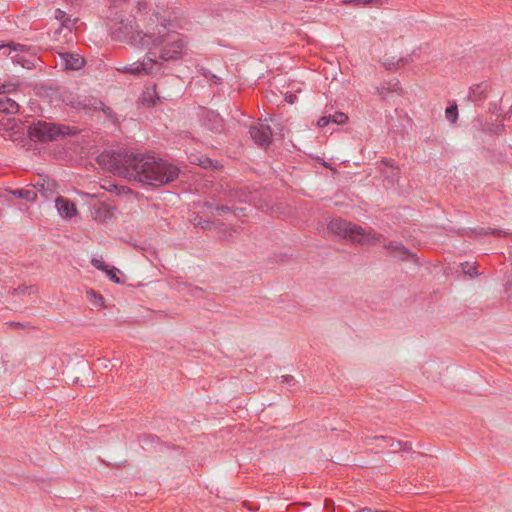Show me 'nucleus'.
I'll return each mask as SVG.
<instances>
[{
  "instance_id": "obj_3",
  "label": "nucleus",
  "mask_w": 512,
  "mask_h": 512,
  "mask_svg": "<svg viewBox=\"0 0 512 512\" xmlns=\"http://www.w3.org/2000/svg\"><path fill=\"white\" fill-rule=\"evenodd\" d=\"M134 23L135 19L131 17L126 20H121L117 27L111 32L112 39L116 41L132 40L143 47H150L161 45L164 41L166 31L168 32L166 25L157 24L156 32L142 33L139 31L135 35Z\"/></svg>"
},
{
  "instance_id": "obj_8",
  "label": "nucleus",
  "mask_w": 512,
  "mask_h": 512,
  "mask_svg": "<svg viewBox=\"0 0 512 512\" xmlns=\"http://www.w3.org/2000/svg\"><path fill=\"white\" fill-rule=\"evenodd\" d=\"M200 122L204 128L213 133H220L224 129V121L222 117L213 110L202 108Z\"/></svg>"
},
{
  "instance_id": "obj_38",
  "label": "nucleus",
  "mask_w": 512,
  "mask_h": 512,
  "mask_svg": "<svg viewBox=\"0 0 512 512\" xmlns=\"http://www.w3.org/2000/svg\"><path fill=\"white\" fill-rule=\"evenodd\" d=\"M400 451L410 452L412 451V444L411 442H402L401 441V448Z\"/></svg>"
},
{
  "instance_id": "obj_35",
  "label": "nucleus",
  "mask_w": 512,
  "mask_h": 512,
  "mask_svg": "<svg viewBox=\"0 0 512 512\" xmlns=\"http://www.w3.org/2000/svg\"><path fill=\"white\" fill-rule=\"evenodd\" d=\"M15 89V86L12 84H1L0 85V94L10 93Z\"/></svg>"
},
{
  "instance_id": "obj_13",
  "label": "nucleus",
  "mask_w": 512,
  "mask_h": 512,
  "mask_svg": "<svg viewBox=\"0 0 512 512\" xmlns=\"http://www.w3.org/2000/svg\"><path fill=\"white\" fill-rule=\"evenodd\" d=\"M489 85L487 82H481L470 87L468 98L470 101L477 103L483 101L487 97Z\"/></svg>"
},
{
  "instance_id": "obj_27",
  "label": "nucleus",
  "mask_w": 512,
  "mask_h": 512,
  "mask_svg": "<svg viewBox=\"0 0 512 512\" xmlns=\"http://www.w3.org/2000/svg\"><path fill=\"white\" fill-rule=\"evenodd\" d=\"M280 379H281L280 382L282 384H286L289 387H295L296 386L297 381H296V379L292 375H282L280 377Z\"/></svg>"
},
{
  "instance_id": "obj_22",
  "label": "nucleus",
  "mask_w": 512,
  "mask_h": 512,
  "mask_svg": "<svg viewBox=\"0 0 512 512\" xmlns=\"http://www.w3.org/2000/svg\"><path fill=\"white\" fill-rule=\"evenodd\" d=\"M100 111L103 112L106 119L109 120L112 124H118L119 119L118 115L114 112V110L104 104L103 108H100Z\"/></svg>"
},
{
  "instance_id": "obj_39",
  "label": "nucleus",
  "mask_w": 512,
  "mask_h": 512,
  "mask_svg": "<svg viewBox=\"0 0 512 512\" xmlns=\"http://www.w3.org/2000/svg\"><path fill=\"white\" fill-rule=\"evenodd\" d=\"M27 290V287H18L13 290V294L19 295L25 293Z\"/></svg>"
},
{
  "instance_id": "obj_40",
  "label": "nucleus",
  "mask_w": 512,
  "mask_h": 512,
  "mask_svg": "<svg viewBox=\"0 0 512 512\" xmlns=\"http://www.w3.org/2000/svg\"><path fill=\"white\" fill-rule=\"evenodd\" d=\"M217 204H214L213 202H210V201H206L204 202L203 206L207 209H211V210H215V206Z\"/></svg>"
},
{
  "instance_id": "obj_24",
  "label": "nucleus",
  "mask_w": 512,
  "mask_h": 512,
  "mask_svg": "<svg viewBox=\"0 0 512 512\" xmlns=\"http://www.w3.org/2000/svg\"><path fill=\"white\" fill-rule=\"evenodd\" d=\"M199 72L202 76H204L206 79L214 82L215 84H220L221 83V78L218 77L217 75L213 74L209 69L207 68H204V67H201L199 69Z\"/></svg>"
},
{
  "instance_id": "obj_30",
  "label": "nucleus",
  "mask_w": 512,
  "mask_h": 512,
  "mask_svg": "<svg viewBox=\"0 0 512 512\" xmlns=\"http://www.w3.org/2000/svg\"><path fill=\"white\" fill-rule=\"evenodd\" d=\"M164 84L165 82L163 80H159L157 83H155L154 85V92L156 94V97L158 99H160L161 97L163 98H166L165 96H161V93L163 92V87H164Z\"/></svg>"
},
{
  "instance_id": "obj_18",
  "label": "nucleus",
  "mask_w": 512,
  "mask_h": 512,
  "mask_svg": "<svg viewBox=\"0 0 512 512\" xmlns=\"http://www.w3.org/2000/svg\"><path fill=\"white\" fill-rule=\"evenodd\" d=\"M11 194L16 198L23 199L28 202H33L37 199V193L33 189H14L11 191Z\"/></svg>"
},
{
  "instance_id": "obj_9",
  "label": "nucleus",
  "mask_w": 512,
  "mask_h": 512,
  "mask_svg": "<svg viewBox=\"0 0 512 512\" xmlns=\"http://www.w3.org/2000/svg\"><path fill=\"white\" fill-rule=\"evenodd\" d=\"M383 247L389 250L390 255L394 258H397L401 261H412L417 263V258L415 255L400 242L390 241L388 243H384Z\"/></svg>"
},
{
  "instance_id": "obj_26",
  "label": "nucleus",
  "mask_w": 512,
  "mask_h": 512,
  "mask_svg": "<svg viewBox=\"0 0 512 512\" xmlns=\"http://www.w3.org/2000/svg\"><path fill=\"white\" fill-rule=\"evenodd\" d=\"M91 263H92V265L95 268H97V269H99V270H101V271H103L105 273H107V271L111 267V266H109L108 264L104 263L102 260H99V259H92Z\"/></svg>"
},
{
  "instance_id": "obj_20",
  "label": "nucleus",
  "mask_w": 512,
  "mask_h": 512,
  "mask_svg": "<svg viewBox=\"0 0 512 512\" xmlns=\"http://www.w3.org/2000/svg\"><path fill=\"white\" fill-rule=\"evenodd\" d=\"M376 440H382V441H385L388 443V447L392 449V452L396 453V452H400V448H401V441L400 440H394L388 436H376L375 437Z\"/></svg>"
},
{
  "instance_id": "obj_1",
  "label": "nucleus",
  "mask_w": 512,
  "mask_h": 512,
  "mask_svg": "<svg viewBox=\"0 0 512 512\" xmlns=\"http://www.w3.org/2000/svg\"><path fill=\"white\" fill-rule=\"evenodd\" d=\"M97 162L114 174L152 187L169 185L180 175L179 167L168 161L127 149L104 151L97 156Z\"/></svg>"
},
{
  "instance_id": "obj_31",
  "label": "nucleus",
  "mask_w": 512,
  "mask_h": 512,
  "mask_svg": "<svg viewBox=\"0 0 512 512\" xmlns=\"http://www.w3.org/2000/svg\"><path fill=\"white\" fill-rule=\"evenodd\" d=\"M250 193H247L245 189H239L236 191V198L239 202H247Z\"/></svg>"
},
{
  "instance_id": "obj_28",
  "label": "nucleus",
  "mask_w": 512,
  "mask_h": 512,
  "mask_svg": "<svg viewBox=\"0 0 512 512\" xmlns=\"http://www.w3.org/2000/svg\"><path fill=\"white\" fill-rule=\"evenodd\" d=\"M236 233L237 231L235 229H224L220 235V239L229 241L233 239Z\"/></svg>"
},
{
  "instance_id": "obj_6",
  "label": "nucleus",
  "mask_w": 512,
  "mask_h": 512,
  "mask_svg": "<svg viewBox=\"0 0 512 512\" xmlns=\"http://www.w3.org/2000/svg\"><path fill=\"white\" fill-rule=\"evenodd\" d=\"M0 54L9 57L13 64L25 69L33 68L37 60L32 55H28L26 46L21 44L2 45L0 46Z\"/></svg>"
},
{
  "instance_id": "obj_42",
  "label": "nucleus",
  "mask_w": 512,
  "mask_h": 512,
  "mask_svg": "<svg viewBox=\"0 0 512 512\" xmlns=\"http://www.w3.org/2000/svg\"><path fill=\"white\" fill-rule=\"evenodd\" d=\"M382 163L385 165V166H389V167H394V161L392 159H383L382 160Z\"/></svg>"
},
{
  "instance_id": "obj_2",
  "label": "nucleus",
  "mask_w": 512,
  "mask_h": 512,
  "mask_svg": "<svg viewBox=\"0 0 512 512\" xmlns=\"http://www.w3.org/2000/svg\"><path fill=\"white\" fill-rule=\"evenodd\" d=\"M163 24L167 26L168 32L166 31V35L162 43H164L167 38L171 39V41L161 49L159 59L162 62L157 60V55L155 52H148L141 61H137L125 66L123 69L124 72L134 75L156 74L159 73L163 68V62L178 60L182 57L186 46L183 38H181L179 35H170V22Z\"/></svg>"
},
{
  "instance_id": "obj_34",
  "label": "nucleus",
  "mask_w": 512,
  "mask_h": 512,
  "mask_svg": "<svg viewBox=\"0 0 512 512\" xmlns=\"http://www.w3.org/2000/svg\"><path fill=\"white\" fill-rule=\"evenodd\" d=\"M54 16H55V18H56L58 21H60V23H62L64 20H66V19H67V17H68L69 15H67V13H66L65 11H63V10H61V9L57 8V9L55 10V14H54Z\"/></svg>"
},
{
  "instance_id": "obj_19",
  "label": "nucleus",
  "mask_w": 512,
  "mask_h": 512,
  "mask_svg": "<svg viewBox=\"0 0 512 512\" xmlns=\"http://www.w3.org/2000/svg\"><path fill=\"white\" fill-rule=\"evenodd\" d=\"M93 216L96 220L106 221L111 215L107 206L100 204L98 207L94 208Z\"/></svg>"
},
{
  "instance_id": "obj_14",
  "label": "nucleus",
  "mask_w": 512,
  "mask_h": 512,
  "mask_svg": "<svg viewBox=\"0 0 512 512\" xmlns=\"http://www.w3.org/2000/svg\"><path fill=\"white\" fill-rule=\"evenodd\" d=\"M104 103L95 97H84L77 102V107L85 112H96L103 108Z\"/></svg>"
},
{
  "instance_id": "obj_36",
  "label": "nucleus",
  "mask_w": 512,
  "mask_h": 512,
  "mask_svg": "<svg viewBox=\"0 0 512 512\" xmlns=\"http://www.w3.org/2000/svg\"><path fill=\"white\" fill-rule=\"evenodd\" d=\"M195 225L201 227L202 229H209L211 227V222L209 220L199 219Z\"/></svg>"
},
{
  "instance_id": "obj_46",
  "label": "nucleus",
  "mask_w": 512,
  "mask_h": 512,
  "mask_svg": "<svg viewBox=\"0 0 512 512\" xmlns=\"http://www.w3.org/2000/svg\"><path fill=\"white\" fill-rule=\"evenodd\" d=\"M404 62H405V59H404V58L399 59V61H398V63H397V67H399V63H402V64H403Z\"/></svg>"
},
{
  "instance_id": "obj_43",
  "label": "nucleus",
  "mask_w": 512,
  "mask_h": 512,
  "mask_svg": "<svg viewBox=\"0 0 512 512\" xmlns=\"http://www.w3.org/2000/svg\"><path fill=\"white\" fill-rule=\"evenodd\" d=\"M9 325L13 328H25L26 326L20 322H10Z\"/></svg>"
},
{
  "instance_id": "obj_32",
  "label": "nucleus",
  "mask_w": 512,
  "mask_h": 512,
  "mask_svg": "<svg viewBox=\"0 0 512 512\" xmlns=\"http://www.w3.org/2000/svg\"><path fill=\"white\" fill-rule=\"evenodd\" d=\"M190 294L195 298H202L204 296V290L200 287L194 286L190 289Z\"/></svg>"
},
{
  "instance_id": "obj_47",
  "label": "nucleus",
  "mask_w": 512,
  "mask_h": 512,
  "mask_svg": "<svg viewBox=\"0 0 512 512\" xmlns=\"http://www.w3.org/2000/svg\"><path fill=\"white\" fill-rule=\"evenodd\" d=\"M295 97H296V96H294V98H295ZM292 98H293V96H290V97H289V99L287 98V100H288L290 103H293V99H292Z\"/></svg>"
},
{
  "instance_id": "obj_25",
  "label": "nucleus",
  "mask_w": 512,
  "mask_h": 512,
  "mask_svg": "<svg viewBox=\"0 0 512 512\" xmlns=\"http://www.w3.org/2000/svg\"><path fill=\"white\" fill-rule=\"evenodd\" d=\"M120 273H121V272H120V270H119V269H117V268H116V267H114V266H111V267L109 268V270L107 271V273H106V274H107L108 278H109L112 282H114V283H116V284H120V283H122V280H121V279H120V277L118 276Z\"/></svg>"
},
{
  "instance_id": "obj_12",
  "label": "nucleus",
  "mask_w": 512,
  "mask_h": 512,
  "mask_svg": "<svg viewBox=\"0 0 512 512\" xmlns=\"http://www.w3.org/2000/svg\"><path fill=\"white\" fill-rule=\"evenodd\" d=\"M60 56L64 67L69 70H79L85 63L84 59L78 54L65 52L60 54Z\"/></svg>"
},
{
  "instance_id": "obj_23",
  "label": "nucleus",
  "mask_w": 512,
  "mask_h": 512,
  "mask_svg": "<svg viewBox=\"0 0 512 512\" xmlns=\"http://www.w3.org/2000/svg\"><path fill=\"white\" fill-rule=\"evenodd\" d=\"M446 119L450 123H455L458 118V108L456 104L448 106L445 110Z\"/></svg>"
},
{
  "instance_id": "obj_29",
  "label": "nucleus",
  "mask_w": 512,
  "mask_h": 512,
  "mask_svg": "<svg viewBox=\"0 0 512 512\" xmlns=\"http://www.w3.org/2000/svg\"><path fill=\"white\" fill-rule=\"evenodd\" d=\"M77 21V18L71 19V17L68 16L67 19L61 23V28H67L69 31H71L72 27L76 24Z\"/></svg>"
},
{
  "instance_id": "obj_15",
  "label": "nucleus",
  "mask_w": 512,
  "mask_h": 512,
  "mask_svg": "<svg viewBox=\"0 0 512 512\" xmlns=\"http://www.w3.org/2000/svg\"><path fill=\"white\" fill-rule=\"evenodd\" d=\"M348 121V116L343 112H335L332 115L322 116L319 118L317 125L321 128L326 127L329 123L337 125L345 124Z\"/></svg>"
},
{
  "instance_id": "obj_48",
  "label": "nucleus",
  "mask_w": 512,
  "mask_h": 512,
  "mask_svg": "<svg viewBox=\"0 0 512 512\" xmlns=\"http://www.w3.org/2000/svg\"><path fill=\"white\" fill-rule=\"evenodd\" d=\"M47 90H49V91H51V92H55V91H56V90H55V89H53L52 87L47 88Z\"/></svg>"
},
{
  "instance_id": "obj_11",
  "label": "nucleus",
  "mask_w": 512,
  "mask_h": 512,
  "mask_svg": "<svg viewBox=\"0 0 512 512\" xmlns=\"http://www.w3.org/2000/svg\"><path fill=\"white\" fill-rule=\"evenodd\" d=\"M55 205L59 214L65 218H72L77 212L75 204L63 196L56 198Z\"/></svg>"
},
{
  "instance_id": "obj_21",
  "label": "nucleus",
  "mask_w": 512,
  "mask_h": 512,
  "mask_svg": "<svg viewBox=\"0 0 512 512\" xmlns=\"http://www.w3.org/2000/svg\"><path fill=\"white\" fill-rule=\"evenodd\" d=\"M462 272L470 277L478 276V271L475 263L464 262L461 263Z\"/></svg>"
},
{
  "instance_id": "obj_44",
  "label": "nucleus",
  "mask_w": 512,
  "mask_h": 512,
  "mask_svg": "<svg viewBox=\"0 0 512 512\" xmlns=\"http://www.w3.org/2000/svg\"><path fill=\"white\" fill-rule=\"evenodd\" d=\"M358 3H361L363 5H369L374 3L376 0H356Z\"/></svg>"
},
{
  "instance_id": "obj_16",
  "label": "nucleus",
  "mask_w": 512,
  "mask_h": 512,
  "mask_svg": "<svg viewBox=\"0 0 512 512\" xmlns=\"http://www.w3.org/2000/svg\"><path fill=\"white\" fill-rule=\"evenodd\" d=\"M377 93L383 98L387 99L389 93H397L401 94L402 88L400 87V83L397 79H392L382 86L376 88Z\"/></svg>"
},
{
  "instance_id": "obj_7",
  "label": "nucleus",
  "mask_w": 512,
  "mask_h": 512,
  "mask_svg": "<svg viewBox=\"0 0 512 512\" xmlns=\"http://www.w3.org/2000/svg\"><path fill=\"white\" fill-rule=\"evenodd\" d=\"M250 136L255 144L266 148L271 144L272 130L271 127L263 122H258L249 129Z\"/></svg>"
},
{
  "instance_id": "obj_5",
  "label": "nucleus",
  "mask_w": 512,
  "mask_h": 512,
  "mask_svg": "<svg viewBox=\"0 0 512 512\" xmlns=\"http://www.w3.org/2000/svg\"><path fill=\"white\" fill-rule=\"evenodd\" d=\"M330 233L361 245L374 244L379 238L371 229L365 230L361 226L341 218L332 219L327 226Z\"/></svg>"
},
{
  "instance_id": "obj_37",
  "label": "nucleus",
  "mask_w": 512,
  "mask_h": 512,
  "mask_svg": "<svg viewBox=\"0 0 512 512\" xmlns=\"http://www.w3.org/2000/svg\"><path fill=\"white\" fill-rule=\"evenodd\" d=\"M496 233H497V234H500V231H496V230L491 229V228H487V229H485V228H480V229H479V234H480V235H488V234H496Z\"/></svg>"
},
{
  "instance_id": "obj_45",
  "label": "nucleus",
  "mask_w": 512,
  "mask_h": 512,
  "mask_svg": "<svg viewBox=\"0 0 512 512\" xmlns=\"http://www.w3.org/2000/svg\"><path fill=\"white\" fill-rule=\"evenodd\" d=\"M90 294H91V296L96 297V298H98L99 300H103V297H102L101 295L97 296V295H96V293H95V291H93V290L90 292Z\"/></svg>"
},
{
  "instance_id": "obj_41",
  "label": "nucleus",
  "mask_w": 512,
  "mask_h": 512,
  "mask_svg": "<svg viewBox=\"0 0 512 512\" xmlns=\"http://www.w3.org/2000/svg\"><path fill=\"white\" fill-rule=\"evenodd\" d=\"M232 212L235 216L244 215V208H233Z\"/></svg>"
},
{
  "instance_id": "obj_17",
  "label": "nucleus",
  "mask_w": 512,
  "mask_h": 512,
  "mask_svg": "<svg viewBox=\"0 0 512 512\" xmlns=\"http://www.w3.org/2000/svg\"><path fill=\"white\" fill-rule=\"evenodd\" d=\"M19 110L18 103L9 98V97H1L0 98V112L5 113L7 115L16 114Z\"/></svg>"
},
{
  "instance_id": "obj_4",
  "label": "nucleus",
  "mask_w": 512,
  "mask_h": 512,
  "mask_svg": "<svg viewBox=\"0 0 512 512\" xmlns=\"http://www.w3.org/2000/svg\"><path fill=\"white\" fill-rule=\"evenodd\" d=\"M27 133L30 140L47 143L76 136L79 130L76 127L61 123L33 120L27 127Z\"/></svg>"
},
{
  "instance_id": "obj_33",
  "label": "nucleus",
  "mask_w": 512,
  "mask_h": 512,
  "mask_svg": "<svg viewBox=\"0 0 512 512\" xmlns=\"http://www.w3.org/2000/svg\"><path fill=\"white\" fill-rule=\"evenodd\" d=\"M215 211L219 215H222L224 213L232 212L233 211V207H230V206H227V205H216L215 206Z\"/></svg>"
},
{
  "instance_id": "obj_10",
  "label": "nucleus",
  "mask_w": 512,
  "mask_h": 512,
  "mask_svg": "<svg viewBox=\"0 0 512 512\" xmlns=\"http://www.w3.org/2000/svg\"><path fill=\"white\" fill-rule=\"evenodd\" d=\"M138 441L141 447L148 452L162 451L165 444L160 441V438L153 434L143 433L138 436Z\"/></svg>"
}]
</instances>
